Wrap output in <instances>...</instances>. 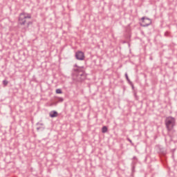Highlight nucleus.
Masks as SVG:
<instances>
[{
  "instance_id": "4468645a",
  "label": "nucleus",
  "mask_w": 177,
  "mask_h": 177,
  "mask_svg": "<svg viewBox=\"0 0 177 177\" xmlns=\"http://www.w3.org/2000/svg\"><path fill=\"white\" fill-rule=\"evenodd\" d=\"M138 162V161H136V160H133V162H132V166H135V165H136V163Z\"/></svg>"
},
{
  "instance_id": "f03ea898",
  "label": "nucleus",
  "mask_w": 177,
  "mask_h": 177,
  "mask_svg": "<svg viewBox=\"0 0 177 177\" xmlns=\"http://www.w3.org/2000/svg\"><path fill=\"white\" fill-rule=\"evenodd\" d=\"M165 127L168 133L171 132V131L174 130V128L176 126V119L174 117L169 116L166 118L165 120Z\"/></svg>"
},
{
  "instance_id": "39448f33",
  "label": "nucleus",
  "mask_w": 177,
  "mask_h": 177,
  "mask_svg": "<svg viewBox=\"0 0 177 177\" xmlns=\"http://www.w3.org/2000/svg\"><path fill=\"white\" fill-rule=\"evenodd\" d=\"M77 60H85V54L82 51H77L75 53Z\"/></svg>"
},
{
  "instance_id": "6e6552de",
  "label": "nucleus",
  "mask_w": 177,
  "mask_h": 177,
  "mask_svg": "<svg viewBox=\"0 0 177 177\" xmlns=\"http://www.w3.org/2000/svg\"><path fill=\"white\" fill-rule=\"evenodd\" d=\"M125 77H126V80L127 81H128L129 84L131 83V80H129V77H128V73H125Z\"/></svg>"
},
{
  "instance_id": "aec40b11",
  "label": "nucleus",
  "mask_w": 177,
  "mask_h": 177,
  "mask_svg": "<svg viewBox=\"0 0 177 177\" xmlns=\"http://www.w3.org/2000/svg\"><path fill=\"white\" fill-rule=\"evenodd\" d=\"M39 129H41V127H37V131H39Z\"/></svg>"
},
{
  "instance_id": "7ed1b4c3",
  "label": "nucleus",
  "mask_w": 177,
  "mask_h": 177,
  "mask_svg": "<svg viewBox=\"0 0 177 177\" xmlns=\"http://www.w3.org/2000/svg\"><path fill=\"white\" fill-rule=\"evenodd\" d=\"M27 19H31V14H28L27 12H22L19 14V24L20 26H26Z\"/></svg>"
},
{
  "instance_id": "1a4fd4ad",
  "label": "nucleus",
  "mask_w": 177,
  "mask_h": 177,
  "mask_svg": "<svg viewBox=\"0 0 177 177\" xmlns=\"http://www.w3.org/2000/svg\"><path fill=\"white\" fill-rule=\"evenodd\" d=\"M169 35H171V32H169V31H166L165 32V37H169Z\"/></svg>"
},
{
  "instance_id": "f8f14e48",
  "label": "nucleus",
  "mask_w": 177,
  "mask_h": 177,
  "mask_svg": "<svg viewBox=\"0 0 177 177\" xmlns=\"http://www.w3.org/2000/svg\"><path fill=\"white\" fill-rule=\"evenodd\" d=\"M56 93H63V92L62 91V89L58 88L56 90Z\"/></svg>"
},
{
  "instance_id": "9d476101",
  "label": "nucleus",
  "mask_w": 177,
  "mask_h": 177,
  "mask_svg": "<svg viewBox=\"0 0 177 177\" xmlns=\"http://www.w3.org/2000/svg\"><path fill=\"white\" fill-rule=\"evenodd\" d=\"M64 100V99H63V97H58L57 98V102L59 103H62V102H63Z\"/></svg>"
},
{
  "instance_id": "dca6fc26",
  "label": "nucleus",
  "mask_w": 177,
  "mask_h": 177,
  "mask_svg": "<svg viewBox=\"0 0 177 177\" xmlns=\"http://www.w3.org/2000/svg\"><path fill=\"white\" fill-rule=\"evenodd\" d=\"M133 161H138V158H136V156H133Z\"/></svg>"
},
{
  "instance_id": "ddd939ff",
  "label": "nucleus",
  "mask_w": 177,
  "mask_h": 177,
  "mask_svg": "<svg viewBox=\"0 0 177 177\" xmlns=\"http://www.w3.org/2000/svg\"><path fill=\"white\" fill-rule=\"evenodd\" d=\"M30 24H31V22H28L27 23V26H26V28H24V30H26V28H28V26H30Z\"/></svg>"
},
{
  "instance_id": "9b49d317",
  "label": "nucleus",
  "mask_w": 177,
  "mask_h": 177,
  "mask_svg": "<svg viewBox=\"0 0 177 177\" xmlns=\"http://www.w3.org/2000/svg\"><path fill=\"white\" fill-rule=\"evenodd\" d=\"M8 84H9V82L7 80L3 81V85H4V86H6L8 85Z\"/></svg>"
},
{
  "instance_id": "423d86ee",
  "label": "nucleus",
  "mask_w": 177,
  "mask_h": 177,
  "mask_svg": "<svg viewBox=\"0 0 177 177\" xmlns=\"http://www.w3.org/2000/svg\"><path fill=\"white\" fill-rule=\"evenodd\" d=\"M57 111H52L50 112V117H51V118H55V117H57Z\"/></svg>"
},
{
  "instance_id": "6ab92c4d",
  "label": "nucleus",
  "mask_w": 177,
  "mask_h": 177,
  "mask_svg": "<svg viewBox=\"0 0 177 177\" xmlns=\"http://www.w3.org/2000/svg\"><path fill=\"white\" fill-rule=\"evenodd\" d=\"M127 140L130 142V143H132V140L129 138H127Z\"/></svg>"
},
{
  "instance_id": "f3484780",
  "label": "nucleus",
  "mask_w": 177,
  "mask_h": 177,
  "mask_svg": "<svg viewBox=\"0 0 177 177\" xmlns=\"http://www.w3.org/2000/svg\"><path fill=\"white\" fill-rule=\"evenodd\" d=\"M37 125H41L42 127L44 126V123L38 122L37 123Z\"/></svg>"
},
{
  "instance_id": "0eeeda50",
  "label": "nucleus",
  "mask_w": 177,
  "mask_h": 177,
  "mask_svg": "<svg viewBox=\"0 0 177 177\" xmlns=\"http://www.w3.org/2000/svg\"><path fill=\"white\" fill-rule=\"evenodd\" d=\"M107 131H108L107 127L104 126V127L102 128V133H106V132H107Z\"/></svg>"
},
{
  "instance_id": "a211bd4d",
  "label": "nucleus",
  "mask_w": 177,
  "mask_h": 177,
  "mask_svg": "<svg viewBox=\"0 0 177 177\" xmlns=\"http://www.w3.org/2000/svg\"><path fill=\"white\" fill-rule=\"evenodd\" d=\"M132 172H135V165L132 166Z\"/></svg>"
},
{
  "instance_id": "2eb2a0df",
  "label": "nucleus",
  "mask_w": 177,
  "mask_h": 177,
  "mask_svg": "<svg viewBox=\"0 0 177 177\" xmlns=\"http://www.w3.org/2000/svg\"><path fill=\"white\" fill-rule=\"evenodd\" d=\"M129 84L131 85V86L132 87V89H134L135 87L133 86V83H132V82H130Z\"/></svg>"
},
{
  "instance_id": "20e7f679",
  "label": "nucleus",
  "mask_w": 177,
  "mask_h": 177,
  "mask_svg": "<svg viewBox=\"0 0 177 177\" xmlns=\"http://www.w3.org/2000/svg\"><path fill=\"white\" fill-rule=\"evenodd\" d=\"M141 26L142 27H149V26H150V24H151V19L146 17H143L141 18Z\"/></svg>"
},
{
  "instance_id": "f257e3e1",
  "label": "nucleus",
  "mask_w": 177,
  "mask_h": 177,
  "mask_svg": "<svg viewBox=\"0 0 177 177\" xmlns=\"http://www.w3.org/2000/svg\"><path fill=\"white\" fill-rule=\"evenodd\" d=\"M73 77L76 81L81 82L86 78V73H85V67L79 66L77 64H75L72 73Z\"/></svg>"
}]
</instances>
